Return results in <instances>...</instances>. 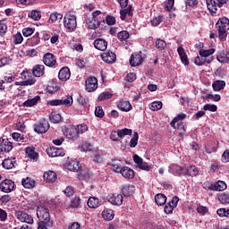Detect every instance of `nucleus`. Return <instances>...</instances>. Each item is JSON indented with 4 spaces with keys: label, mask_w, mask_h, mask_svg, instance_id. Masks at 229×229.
Segmentation results:
<instances>
[{
    "label": "nucleus",
    "mask_w": 229,
    "mask_h": 229,
    "mask_svg": "<svg viewBox=\"0 0 229 229\" xmlns=\"http://www.w3.org/2000/svg\"><path fill=\"white\" fill-rule=\"evenodd\" d=\"M112 170L114 173L121 174L123 178L127 180H133L135 178V171L133 169L123 165L121 160H114L112 163Z\"/></svg>",
    "instance_id": "1"
},
{
    "label": "nucleus",
    "mask_w": 229,
    "mask_h": 229,
    "mask_svg": "<svg viewBox=\"0 0 229 229\" xmlns=\"http://www.w3.org/2000/svg\"><path fill=\"white\" fill-rule=\"evenodd\" d=\"M38 219L40 223H46L47 226H53V222H51V216L49 215V209L44 206H39L37 208Z\"/></svg>",
    "instance_id": "2"
},
{
    "label": "nucleus",
    "mask_w": 229,
    "mask_h": 229,
    "mask_svg": "<svg viewBox=\"0 0 229 229\" xmlns=\"http://www.w3.org/2000/svg\"><path fill=\"white\" fill-rule=\"evenodd\" d=\"M218 37L221 40H226V31L229 30V20L227 18H221L216 24Z\"/></svg>",
    "instance_id": "3"
},
{
    "label": "nucleus",
    "mask_w": 229,
    "mask_h": 229,
    "mask_svg": "<svg viewBox=\"0 0 229 229\" xmlns=\"http://www.w3.org/2000/svg\"><path fill=\"white\" fill-rule=\"evenodd\" d=\"M64 24L66 30L69 31H74V30H76V26H78L76 16L72 13H66L64 18Z\"/></svg>",
    "instance_id": "4"
},
{
    "label": "nucleus",
    "mask_w": 229,
    "mask_h": 229,
    "mask_svg": "<svg viewBox=\"0 0 229 229\" xmlns=\"http://www.w3.org/2000/svg\"><path fill=\"white\" fill-rule=\"evenodd\" d=\"M72 96L69 95L62 99L52 100L49 102V105L52 106H60V105H64L65 106H72Z\"/></svg>",
    "instance_id": "5"
},
{
    "label": "nucleus",
    "mask_w": 229,
    "mask_h": 229,
    "mask_svg": "<svg viewBox=\"0 0 229 229\" xmlns=\"http://www.w3.org/2000/svg\"><path fill=\"white\" fill-rule=\"evenodd\" d=\"M64 135L69 140H78L80 136L78 135V131H76V126H70L64 129Z\"/></svg>",
    "instance_id": "6"
},
{
    "label": "nucleus",
    "mask_w": 229,
    "mask_h": 229,
    "mask_svg": "<svg viewBox=\"0 0 229 229\" xmlns=\"http://www.w3.org/2000/svg\"><path fill=\"white\" fill-rule=\"evenodd\" d=\"M15 217L21 223H27L28 225H33V216L24 213V211H16L14 214Z\"/></svg>",
    "instance_id": "7"
},
{
    "label": "nucleus",
    "mask_w": 229,
    "mask_h": 229,
    "mask_svg": "<svg viewBox=\"0 0 229 229\" xmlns=\"http://www.w3.org/2000/svg\"><path fill=\"white\" fill-rule=\"evenodd\" d=\"M47 130H49V122H47V120L46 119L39 121L38 123L34 125V131L37 133H46Z\"/></svg>",
    "instance_id": "8"
},
{
    "label": "nucleus",
    "mask_w": 229,
    "mask_h": 229,
    "mask_svg": "<svg viewBox=\"0 0 229 229\" xmlns=\"http://www.w3.org/2000/svg\"><path fill=\"white\" fill-rule=\"evenodd\" d=\"M14 188L15 182H13V181L10 179L4 180L0 184V191H2V192H12V191H13Z\"/></svg>",
    "instance_id": "9"
},
{
    "label": "nucleus",
    "mask_w": 229,
    "mask_h": 229,
    "mask_svg": "<svg viewBox=\"0 0 229 229\" xmlns=\"http://www.w3.org/2000/svg\"><path fill=\"white\" fill-rule=\"evenodd\" d=\"M168 173L174 174V176H182V174H187V169L178 165H171L168 168Z\"/></svg>",
    "instance_id": "10"
},
{
    "label": "nucleus",
    "mask_w": 229,
    "mask_h": 229,
    "mask_svg": "<svg viewBox=\"0 0 229 229\" xmlns=\"http://www.w3.org/2000/svg\"><path fill=\"white\" fill-rule=\"evenodd\" d=\"M98 89V79L96 77H89L86 81V90L88 92H94Z\"/></svg>",
    "instance_id": "11"
},
{
    "label": "nucleus",
    "mask_w": 229,
    "mask_h": 229,
    "mask_svg": "<svg viewBox=\"0 0 229 229\" xmlns=\"http://www.w3.org/2000/svg\"><path fill=\"white\" fill-rule=\"evenodd\" d=\"M142 62H144V58L142 57V52L131 55L130 59V64L131 67H137V65H140Z\"/></svg>",
    "instance_id": "12"
},
{
    "label": "nucleus",
    "mask_w": 229,
    "mask_h": 229,
    "mask_svg": "<svg viewBox=\"0 0 229 229\" xmlns=\"http://www.w3.org/2000/svg\"><path fill=\"white\" fill-rule=\"evenodd\" d=\"M43 62L47 67H54V65H56V59H55V56L51 53L45 54Z\"/></svg>",
    "instance_id": "13"
},
{
    "label": "nucleus",
    "mask_w": 229,
    "mask_h": 229,
    "mask_svg": "<svg viewBox=\"0 0 229 229\" xmlns=\"http://www.w3.org/2000/svg\"><path fill=\"white\" fill-rule=\"evenodd\" d=\"M13 149V145H12V141L8 140H3L0 143V153H10Z\"/></svg>",
    "instance_id": "14"
},
{
    "label": "nucleus",
    "mask_w": 229,
    "mask_h": 229,
    "mask_svg": "<svg viewBox=\"0 0 229 229\" xmlns=\"http://www.w3.org/2000/svg\"><path fill=\"white\" fill-rule=\"evenodd\" d=\"M101 56L103 62H106V64H114L117 58V55L114 52H106Z\"/></svg>",
    "instance_id": "15"
},
{
    "label": "nucleus",
    "mask_w": 229,
    "mask_h": 229,
    "mask_svg": "<svg viewBox=\"0 0 229 229\" xmlns=\"http://www.w3.org/2000/svg\"><path fill=\"white\" fill-rule=\"evenodd\" d=\"M58 78L61 81H67L71 78V70L68 67H64L59 71Z\"/></svg>",
    "instance_id": "16"
},
{
    "label": "nucleus",
    "mask_w": 229,
    "mask_h": 229,
    "mask_svg": "<svg viewBox=\"0 0 229 229\" xmlns=\"http://www.w3.org/2000/svg\"><path fill=\"white\" fill-rule=\"evenodd\" d=\"M94 47H96V49H98V51H106V47H108V43L103 38H98L94 41Z\"/></svg>",
    "instance_id": "17"
},
{
    "label": "nucleus",
    "mask_w": 229,
    "mask_h": 229,
    "mask_svg": "<svg viewBox=\"0 0 229 229\" xmlns=\"http://www.w3.org/2000/svg\"><path fill=\"white\" fill-rule=\"evenodd\" d=\"M213 61H214L213 56L206 58L204 56L198 55L197 57H195L194 64H195V65L201 66L204 64H212Z\"/></svg>",
    "instance_id": "18"
},
{
    "label": "nucleus",
    "mask_w": 229,
    "mask_h": 229,
    "mask_svg": "<svg viewBox=\"0 0 229 229\" xmlns=\"http://www.w3.org/2000/svg\"><path fill=\"white\" fill-rule=\"evenodd\" d=\"M46 67L43 64H36L32 68V74L36 78H40V76H44Z\"/></svg>",
    "instance_id": "19"
},
{
    "label": "nucleus",
    "mask_w": 229,
    "mask_h": 229,
    "mask_svg": "<svg viewBox=\"0 0 229 229\" xmlns=\"http://www.w3.org/2000/svg\"><path fill=\"white\" fill-rule=\"evenodd\" d=\"M177 53L181 58L182 64H183L184 65H189V57H187V54L185 53V49L183 48V47L180 46L177 48Z\"/></svg>",
    "instance_id": "20"
},
{
    "label": "nucleus",
    "mask_w": 229,
    "mask_h": 229,
    "mask_svg": "<svg viewBox=\"0 0 229 229\" xmlns=\"http://www.w3.org/2000/svg\"><path fill=\"white\" fill-rule=\"evenodd\" d=\"M108 201L112 205H123V195L119 193H114L108 198Z\"/></svg>",
    "instance_id": "21"
},
{
    "label": "nucleus",
    "mask_w": 229,
    "mask_h": 229,
    "mask_svg": "<svg viewBox=\"0 0 229 229\" xmlns=\"http://www.w3.org/2000/svg\"><path fill=\"white\" fill-rule=\"evenodd\" d=\"M25 152L27 153L29 158L33 162H37L38 160V153L35 151V148L33 147H27L25 148Z\"/></svg>",
    "instance_id": "22"
},
{
    "label": "nucleus",
    "mask_w": 229,
    "mask_h": 229,
    "mask_svg": "<svg viewBox=\"0 0 229 229\" xmlns=\"http://www.w3.org/2000/svg\"><path fill=\"white\" fill-rule=\"evenodd\" d=\"M126 15H128V17L133 16V10L131 5H128L127 8L120 10V18L122 21H126Z\"/></svg>",
    "instance_id": "23"
},
{
    "label": "nucleus",
    "mask_w": 229,
    "mask_h": 229,
    "mask_svg": "<svg viewBox=\"0 0 229 229\" xmlns=\"http://www.w3.org/2000/svg\"><path fill=\"white\" fill-rule=\"evenodd\" d=\"M88 207L89 208H98L101 207V201L96 197H89L88 199Z\"/></svg>",
    "instance_id": "24"
},
{
    "label": "nucleus",
    "mask_w": 229,
    "mask_h": 229,
    "mask_svg": "<svg viewBox=\"0 0 229 229\" xmlns=\"http://www.w3.org/2000/svg\"><path fill=\"white\" fill-rule=\"evenodd\" d=\"M43 178L44 180H46V182L53 183V182H56V173H55L54 171L45 172Z\"/></svg>",
    "instance_id": "25"
},
{
    "label": "nucleus",
    "mask_w": 229,
    "mask_h": 229,
    "mask_svg": "<svg viewBox=\"0 0 229 229\" xmlns=\"http://www.w3.org/2000/svg\"><path fill=\"white\" fill-rule=\"evenodd\" d=\"M118 108L122 110V112H130L131 110V104L126 100H121L118 104Z\"/></svg>",
    "instance_id": "26"
},
{
    "label": "nucleus",
    "mask_w": 229,
    "mask_h": 229,
    "mask_svg": "<svg viewBox=\"0 0 229 229\" xmlns=\"http://www.w3.org/2000/svg\"><path fill=\"white\" fill-rule=\"evenodd\" d=\"M212 87L215 92H219V90H223V89L226 87V82H225V81H215Z\"/></svg>",
    "instance_id": "27"
},
{
    "label": "nucleus",
    "mask_w": 229,
    "mask_h": 229,
    "mask_svg": "<svg viewBox=\"0 0 229 229\" xmlns=\"http://www.w3.org/2000/svg\"><path fill=\"white\" fill-rule=\"evenodd\" d=\"M47 153L48 157H60L62 156V149L52 147V148H47Z\"/></svg>",
    "instance_id": "28"
},
{
    "label": "nucleus",
    "mask_w": 229,
    "mask_h": 229,
    "mask_svg": "<svg viewBox=\"0 0 229 229\" xmlns=\"http://www.w3.org/2000/svg\"><path fill=\"white\" fill-rule=\"evenodd\" d=\"M21 183L25 189H33L36 185L35 180L30 177L22 179Z\"/></svg>",
    "instance_id": "29"
},
{
    "label": "nucleus",
    "mask_w": 229,
    "mask_h": 229,
    "mask_svg": "<svg viewBox=\"0 0 229 229\" xmlns=\"http://www.w3.org/2000/svg\"><path fill=\"white\" fill-rule=\"evenodd\" d=\"M155 201L157 205H159V207H162V205H165L167 201V197H165V194L158 193L155 196Z\"/></svg>",
    "instance_id": "30"
},
{
    "label": "nucleus",
    "mask_w": 229,
    "mask_h": 229,
    "mask_svg": "<svg viewBox=\"0 0 229 229\" xmlns=\"http://www.w3.org/2000/svg\"><path fill=\"white\" fill-rule=\"evenodd\" d=\"M68 171H80V164L77 161L71 160L66 164Z\"/></svg>",
    "instance_id": "31"
},
{
    "label": "nucleus",
    "mask_w": 229,
    "mask_h": 229,
    "mask_svg": "<svg viewBox=\"0 0 229 229\" xmlns=\"http://www.w3.org/2000/svg\"><path fill=\"white\" fill-rule=\"evenodd\" d=\"M216 60L220 62V64H228V54L225 50L221 51L219 55L216 56Z\"/></svg>",
    "instance_id": "32"
},
{
    "label": "nucleus",
    "mask_w": 229,
    "mask_h": 229,
    "mask_svg": "<svg viewBox=\"0 0 229 229\" xmlns=\"http://www.w3.org/2000/svg\"><path fill=\"white\" fill-rule=\"evenodd\" d=\"M38 101H40V96H36L33 98H29L28 100H26L23 103V106H27V107L35 106V105L38 103Z\"/></svg>",
    "instance_id": "33"
},
{
    "label": "nucleus",
    "mask_w": 229,
    "mask_h": 229,
    "mask_svg": "<svg viewBox=\"0 0 229 229\" xmlns=\"http://www.w3.org/2000/svg\"><path fill=\"white\" fill-rule=\"evenodd\" d=\"M186 117H187V114L183 113L177 114L176 117H174L170 123V126H172V128H174V130H176V123H178V121H183V119H185Z\"/></svg>",
    "instance_id": "34"
},
{
    "label": "nucleus",
    "mask_w": 229,
    "mask_h": 229,
    "mask_svg": "<svg viewBox=\"0 0 229 229\" xmlns=\"http://www.w3.org/2000/svg\"><path fill=\"white\" fill-rule=\"evenodd\" d=\"M186 169V174L188 176H198V174L199 173V170L198 169V167H196V165H191Z\"/></svg>",
    "instance_id": "35"
},
{
    "label": "nucleus",
    "mask_w": 229,
    "mask_h": 229,
    "mask_svg": "<svg viewBox=\"0 0 229 229\" xmlns=\"http://www.w3.org/2000/svg\"><path fill=\"white\" fill-rule=\"evenodd\" d=\"M206 4L208 7V10H209V12H211V13H216V12H217V5L216 4V1L206 0Z\"/></svg>",
    "instance_id": "36"
},
{
    "label": "nucleus",
    "mask_w": 229,
    "mask_h": 229,
    "mask_svg": "<svg viewBox=\"0 0 229 229\" xmlns=\"http://www.w3.org/2000/svg\"><path fill=\"white\" fill-rule=\"evenodd\" d=\"M87 24L89 30H98V28H99V26L101 25V20L92 19L91 21H87Z\"/></svg>",
    "instance_id": "37"
},
{
    "label": "nucleus",
    "mask_w": 229,
    "mask_h": 229,
    "mask_svg": "<svg viewBox=\"0 0 229 229\" xmlns=\"http://www.w3.org/2000/svg\"><path fill=\"white\" fill-rule=\"evenodd\" d=\"M214 53H216V49L214 48H210L208 50L200 49L199 52V55L200 56H203L204 58H210L211 57L210 55H214Z\"/></svg>",
    "instance_id": "38"
},
{
    "label": "nucleus",
    "mask_w": 229,
    "mask_h": 229,
    "mask_svg": "<svg viewBox=\"0 0 229 229\" xmlns=\"http://www.w3.org/2000/svg\"><path fill=\"white\" fill-rule=\"evenodd\" d=\"M37 80L35 78L29 79L27 81H21L19 82H15L14 85L16 86H21V87H28V85H35Z\"/></svg>",
    "instance_id": "39"
},
{
    "label": "nucleus",
    "mask_w": 229,
    "mask_h": 229,
    "mask_svg": "<svg viewBox=\"0 0 229 229\" xmlns=\"http://www.w3.org/2000/svg\"><path fill=\"white\" fill-rule=\"evenodd\" d=\"M29 17L33 21H40V19H42V13H40V11L32 10L29 13Z\"/></svg>",
    "instance_id": "40"
},
{
    "label": "nucleus",
    "mask_w": 229,
    "mask_h": 229,
    "mask_svg": "<svg viewBox=\"0 0 229 229\" xmlns=\"http://www.w3.org/2000/svg\"><path fill=\"white\" fill-rule=\"evenodd\" d=\"M15 162L10 158H6L3 161L2 165L4 169H13L15 167Z\"/></svg>",
    "instance_id": "41"
},
{
    "label": "nucleus",
    "mask_w": 229,
    "mask_h": 229,
    "mask_svg": "<svg viewBox=\"0 0 229 229\" xmlns=\"http://www.w3.org/2000/svg\"><path fill=\"white\" fill-rule=\"evenodd\" d=\"M63 18H64V14L58 13H53L50 14L49 21L51 22H60V21H62Z\"/></svg>",
    "instance_id": "42"
},
{
    "label": "nucleus",
    "mask_w": 229,
    "mask_h": 229,
    "mask_svg": "<svg viewBox=\"0 0 229 229\" xmlns=\"http://www.w3.org/2000/svg\"><path fill=\"white\" fill-rule=\"evenodd\" d=\"M226 182L223 181H218L214 184V191H225L226 189Z\"/></svg>",
    "instance_id": "43"
},
{
    "label": "nucleus",
    "mask_w": 229,
    "mask_h": 229,
    "mask_svg": "<svg viewBox=\"0 0 229 229\" xmlns=\"http://www.w3.org/2000/svg\"><path fill=\"white\" fill-rule=\"evenodd\" d=\"M102 216L106 221H112V219H114V211L112 209L104 210L102 212Z\"/></svg>",
    "instance_id": "44"
},
{
    "label": "nucleus",
    "mask_w": 229,
    "mask_h": 229,
    "mask_svg": "<svg viewBox=\"0 0 229 229\" xmlns=\"http://www.w3.org/2000/svg\"><path fill=\"white\" fill-rule=\"evenodd\" d=\"M49 119L51 123H60V121H62V115H60V114L58 113L54 112L50 114Z\"/></svg>",
    "instance_id": "45"
},
{
    "label": "nucleus",
    "mask_w": 229,
    "mask_h": 229,
    "mask_svg": "<svg viewBox=\"0 0 229 229\" xmlns=\"http://www.w3.org/2000/svg\"><path fill=\"white\" fill-rule=\"evenodd\" d=\"M117 131H118V137L120 139H123V137H126V135H131V133H132L131 129H127V128L118 130Z\"/></svg>",
    "instance_id": "46"
},
{
    "label": "nucleus",
    "mask_w": 229,
    "mask_h": 229,
    "mask_svg": "<svg viewBox=\"0 0 229 229\" xmlns=\"http://www.w3.org/2000/svg\"><path fill=\"white\" fill-rule=\"evenodd\" d=\"M76 131H77V135H81L82 133H85V131H89V127L85 124H80L75 126Z\"/></svg>",
    "instance_id": "47"
},
{
    "label": "nucleus",
    "mask_w": 229,
    "mask_h": 229,
    "mask_svg": "<svg viewBox=\"0 0 229 229\" xmlns=\"http://www.w3.org/2000/svg\"><path fill=\"white\" fill-rule=\"evenodd\" d=\"M166 47H167V43H165L164 39L156 40V47L157 49H159V51H164V49H165Z\"/></svg>",
    "instance_id": "48"
},
{
    "label": "nucleus",
    "mask_w": 229,
    "mask_h": 229,
    "mask_svg": "<svg viewBox=\"0 0 229 229\" xmlns=\"http://www.w3.org/2000/svg\"><path fill=\"white\" fill-rule=\"evenodd\" d=\"M218 201H220V203H222L223 205H226L229 203V194L227 193H221L218 196Z\"/></svg>",
    "instance_id": "49"
},
{
    "label": "nucleus",
    "mask_w": 229,
    "mask_h": 229,
    "mask_svg": "<svg viewBox=\"0 0 229 229\" xmlns=\"http://www.w3.org/2000/svg\"><path fill=\"white\" fill-rule=\"evenodd\" d=\"M162 106H163V104H162V102H160V101L152 102V103L149 105V108H150V110H152L153 112H157V110H161Z\"/></svg>",
    "instance_id": "50"
},
{
    "label": "nucleus",
    "mask_w": 229,
    "mask_h": 229,
    "mask_svg": "<svg viewBox=\"0 0 229 229\" xmlns=\"http://www.w3.org/2000/svg\"><path fill=\"white\" fill-rule=\"evenodd\" d=\"M80 201H81L80 197H74L73 199H72L70 202L71 208H80Z\"/></svg>",
    "instance_id": "51"
},
{
    "label": "nucleus",
    "mask_w": 229,
    "mask_h": 229,
    "mask_svg": "<svg viewBox=\"0 0 229 229\" xmlns=\"http://www.w3.org/2000/svg\"><path fill=\"white\" fill-rule=\"evenodd\" d=\"M139 144V133L137 131L133 132V137L130 141V148H135Z\"/></svg>",
    "instance_id": "52"
},
{
    "label": "nucleus",
    "mask_w": 229,
    "mask_h": 229,
    "mask_svg": "<svg viewBox=\"0 0 229 229\" xmlns=\"http://www.w3.org/2000/svg\"><path fill=\"white\" fill-rule=\"evenodd\" d=\"M133 186L125 185L123 186L122 192L124 194V196H131V194L133 193Z\"/></svg>",
    "instance_id": "53"
},
{
    "label": "nucleus",
    "mask_w": 229,
    "mask_h": 229,
    "mask_svg": "<svg viewBox=\"0 0 229 229\" xmlns=\"http://www.w3.org/2000/svg\"><path fill=\"white\" fill-rule=\"evenodd\" d=\"M81 151H92V145L87 141L81 144Z\"/></svg>",
    "instance_id": "54"
},
{
    "label": "nucleus",
    "mask_w": 229,
    "mask_h": 229,
    "mask_svg": "<svg viewBox=\"0 0 229 229\" xmlns=\"http://www.w3.org/2000/svg\"><path fill=\"white\" fill-rule=\"evenodd\" d=\"M117 37L119 40H127V38H130V33L126 30H122L118 32Z\"/></svg>",
    "instance_id": "55"
},
{
    "label": "nucleus",
    "mask_w": 229,
    "mask_h": 229,
    "mask_svg": "<svg viewBox=\"0 0 229 229\" xmlns=\"http://www.w3.org/2000/svg\"><path fill=\"white\" fill-rule=\"evenodd\" d=\"M64 194L67 196V198H71V196L74 195V188L72 186H68L64 190Z\"/></svg>",
    "instance_id": "56"
},
{
    "label": "nucleus",
    "mask_w": 229,
    "mask_h": 229,
    "mask_svg": "<svg viewBox=\"0 0 229 229\" xmlns=\"http://www.w3.org/2000/svg\"><path fill=\"white\" fill-rule=\"evenodd\" d=\"M93 162L96 164H101V162H103V154L101 152L95 153V156L93 157Z\"/></svg>",
    "instance_id": "57"
},
{
    "label": "nucleus",
    "mask_w": 229,
    "mask_h": 229,
    "mask_svg": "<svg viewBox=\"0 0 229 229\" xmlns=\"http://www.w3.org/2000/svg\"><path fill=\"white\" fill-rule=\"evenodd\" d=\"M203 110H208L209 112H217V106L214 104H206Z\"/></svg>",
    "instance_id": "58"
},
{
    "label": "nucleus",
    "mask_w": 229,
    "mask_h": 229,
    "mask_svg": "<svg viewBox=\"0 0 229 229\" xmlns=\"http://www.w3.org/2000/svg\"><path fill=\"white\" fill-rule=\"evenodd\" d=\"M95 115L96 117H99L100 119L105 116V111H103V107L97 106L95 108Z\"/></svg>",
    "instance_id": "59"
},
{
    "label": "nucleus",
    "mask_w": 229,
    "mask_h": 229,
    "mask_svg": "<svg viewBox=\"0 0 229 229\" xmlns=\"http://www.w3.org/2000/svg\"><path fill=\"white\" fill-rule=\"evenodd\" d=\"M112 98V93L103 92L98 96V101H105L106 99H110Z\"/></svg>",
    "instance_id": "60"
},
{
    "label": "nucleus",
    "mask_w": 229,
    "mask_h": 229,
    "mask_svg": "<svg viewBox=\"0 0 229 229\" xmlns=\"http://www.w3.org/2000/svg\"><path fill=\"white\" fill-rule=\"evenodd\" d=\"M77 101L79 105L85 106L87 103H89V98L83 95H80V97L77 98Z\"/></svg>",
    "instance_id": "61"
},
{
    "label": "nucleus",
    "mask_w": 229,
    "mask_h": 229,
    "mask_svg": "<svg viewBox=\"0 0 229 229\" xmlns=\"http://www.w3.org/2000/svg\"><path fill=\"white\" fill-rule=\"evenodd\" d=\"M4 81H6V83H12L13 81H15V75L12 74V73H7L4 77Z\"/></svg>",
    "instance_id": "62"
},
{
    "label": "nucleus",
    "mask_w": 229,
    "mask_h": 229,
    "mask_svg": "<svg viewBox=\"0 0 229 229\" xmlns=\"http://www.w3.org/2000/svg\"><path fill=\"white\" fill-rule=\"evenodd\" d=\"M160 22H162L161 15H158V16L153 18V20L151 21L152 26H158L160 24Z\"/></svg>",
    "instance_id": "63"
},
{
    "label": "nucleus",
    "mask_w": 229,
    "mask_h": 229,
    "mask_svg": "<svg viewBox=\"0 0 229 229\" xmlns=\"http://www.w3.org/2000/svg\"><path fill=\"white\" fill-rule=\"evenodd\" d=\"M222 162H224V164H226L229 162V149L225 150V152L223 153Z\"/></svg>",
    "instance_id": "64"
}]
</instances>
